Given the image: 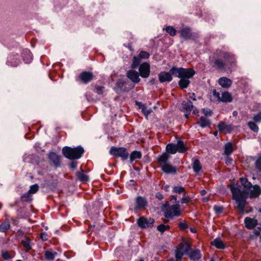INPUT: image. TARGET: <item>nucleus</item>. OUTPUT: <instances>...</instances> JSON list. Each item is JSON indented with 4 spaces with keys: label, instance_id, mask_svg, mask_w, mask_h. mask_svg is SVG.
Instances as JSON below:
<instances>
[{
    "label": "nucleus",
    "instance_id": "nucleus-1",
    "mask_svg": "<svg viewBox=\"0 0 261 261\" xmlns=\"http://www.w3.org/2000/svg\"><path fill=\"white\" fill-rule=\"evenodd\" d=\"M233 199L237 203V207L241 213L244 211L246 198H256L259 196L261 189L258 185L252 186L245 178H240V184L237 187L230 186Z\"/></svg>",
    "mask_w": 261,
    "mask_h": 261
},
{
    "label": "nucleus",
    "instance_id": "nucleus-2",
    "mask_svg": "<svg viewBox=\"0 0 261 261\" xmlns=\"http://www.w3.org/2000/svg\"><path fill=\"white\" fill-rule=\"evenodd\" d=\"M195 73L192 68H184L173 67L169 72H161L159 75V79L161 83L170 82L172 80V75L180 78L178 84L182 89L188 87L190 84L189 79Z\"/></svg>",
    "mask_w": 261,
    "mask_h": 261
},
{
    "label": "nucleus",
    "instance_id": "nucleus-3",
    "mask_svg": "<svg viewBox=\"0 0 261 261\" xmlns=\"http://www.w3.org/2000/svg\"><path fill=\"white\" fill-rule=\"evenodd\" d=\"M84 151V149L81 146L73 148L66 146L62 149V153L65 157L71 160L80 159Z\"/></svg>",
    "mask_w": 261,
    "mask_h": 261
},
{
    "label": "nucleus",
    "instance_id": "nucleus-4",
    "mask_svg": "<svg viewBox=\"0 0 261 261\" xmlns=\"http://www.w3.org/2000/svg\"><path fill=\"white\" fill-rule=\"evenodd\" d=\"M181 212L180 205L178 203L167 208L165 211V216L167 218H171L174 216H178L180 215Z\"/></svg>",
    "mask_w": 261,
    "mask_h": 261
},
{
    "label": "nucleus",
    "instance_id": "nucleus-5",
    "mask_svg": "<svg viewBox=\"0 0 261 261\" xmlns=\"http://www.w3.org/2000/svg\"><path fill=\"white\" fill-rule=\"evenodd\" d=\"M110 153L112 155L120 157L123 160H126L127 159L129 155L126 149L123 147L116 148L112 147L110 150Z\"/></svg>",
    "mask_w": 261,
    "mask_h": 261
},
{
    "label": "nucleus",
    "instance_id": "nucleus-6",
    "mask_svg": "<svg viewBox=\"0 0 261 261\" xmlns=\"http://www.w3.org/2000/svg\"><path fill=\"white\" fill-rule=\"evenodd\" d=\"M190 251V246L188 243H185L180 244L179 247L177 248L176 251V258L178 260L180 259L182 256L185 254H189Z\"/></svg>",
    "mask_w": 261,
    "mask_h": 261
},
{
    "label": "nucleus",
    "instance_id": "nucleus-7",
    "mask_svg": "<svg viewBox=\"0 0 261 261\" xmlns=\"http://www.w3.org/2000/svg\"><path fill=\"white\" fill-rule=\"evenodd\" d=\"M179 33L180 36L185 40L191 39L195 37V34L192 32L191 29L187 27L181 28Z\"/></svg>",
    "mask_w": 261,
    "mask_h": 261
},
{
    "label": "nucleus",
    "instance_id": "nucleus-8",
    "mask_svg": "<svg viewBox=\"0 0 261 261\" xmlns=\"http://www.w3.org/2000/svg\"><path fill=\"white\" fill-rule=\"evenodd\" d=\"M154 220L152 218L147 219L145 217H141L138 220V225L142 228L151 227L154 223Z\"/></svg>",
    "mask_w": 261,
    "mask_h": 261
},
{
    "label": "nucleus",
    "instance_id": "nucleus-9",
    "mask_svg": "<svg viewBox=\"0 0 261 261\" xmlns=\"http://www.w3.org/2000/svg\"><path fill=\"white\" fill-rule=\"evenodd\" d=\"M140 75L143 78L149 76L150 73V66L147 63H143L139 68Z\"/></svg>",
    "mask_w": 261,
    "mask_h": 261
},
{
    "label": "nucleus",
    "instance_id": "nucleus-10",
    "mask_svg": "<svg viewBox=\"0 0 261 261\" xmlns=\"http://www.w3.org/2000/svg\"><path fill=\"white\" fill-rule=\"evenodd\" d=\"M182 108L184 112H190L193 110V113L194 114H197L199 112L198 110L194 108V106L191 101L188 100L187 101H183L182 103Z\"/></svg>",
    "mask_w": 261,
    "mask_h": 261
},
{
    "label": "nucleus",
    "instance_id": "nucleus-11",
    "mask_svg": "<svg viewBox=\"0 0 261 261\" xmlns=\"http://www.w3.org/2000/svg\"><path fill=\"white\" fill-rule=\"evenodd\" d=\"M161 168L162 170L166 174H175L176 173V168L169 163L161 165Z\"/></svg>",
    "mask_w": 261,
    "mask_h": 261
},
{
    "label": "nucleus",
    "instance_id": "nucleus-12",
    "mask_svg": "<svg viewBox=\"0 0 261 261\" xmlns=\"http://www.w3.org/2000/svg\"><path fill=\"white\" fill-rule=\"evenodd\" d=\"M245 226L248 229H252L257 224V220L254 218L247 217L244 220Z\"/></svg>",
    "mask_w": 261,
    "mask_h": 261
},
{
    "label": "nucleus",
    "instance_id": "nucleus-13",
    "mask_svg": "<svg viewBox=\"0 0 261 261\" xmlns=\"http://www.w3.org/2000/svg\"><path fill=\"white\" fill-rule=\"evenodd\" d=\"M147 204L146 199L141 196H139L136 199V209H141L145 207Z\"/></svg>",
    "mask_w": 261,
    "mask_h": 261
},
{
    "label": "nucleus",
    "instance_id": "nucleus-14",
    "mask_svg": "<svg viewBox=\"0 0 261 261\" xmlns=\"http://www.w3.org/2000/svg\"><path fill=\"white\" fill-rule=\"evenodd\" d=\"M232 81L226 77H222L219 79L218 83L224 88H229L232 84Z\"/></svg>",
    "mask_w": 261,
    "mask_h": 261
},
{
    "label": "nucleus",
    "instance_id": "nucleus-15",
    "mask_svg": "<svg viewBox=\"0 0 261 261\" xmlns=\"http://www.w3.org/2000/svg\"><path fill=\"white\" fill-rule=\"evenodd\" d=\"M127 77L133 82L138 83L140 82L139 73L136 71L130 70L127 72Z\"/></svg>",
    "mask_w": 261,
    "mask_h": 261
},
{
    "label": "nucleus",
    "instance_id": "nucleus-16",
    "mask_svg": "<svg viewBox=\"0 0 261 261\" xmlns=\"http://www.w3.org/2000/svg\"><path fill=\"white\" fill-rule=\"evenodd\" d=\"M170 159L169 155L167 153H164L159 156L157 158L158 163L161 165L169 163Z\"/></svg>",
    "mask_w": 261,
    "mask_h": 261
},
{
    "label": "nucleus",
    "instance_id": "nucleus-17",
    "mask_svg": "<svg viewBox=\"0 0 261 261\" xmlns=\"http://www.w3.org/2000/svg\"><path fill=\"white\" fill-rule=\"evenodd\" d=\"M50 160L53 162L54 165L57 167L59 165L60 162V156L56 153L51 152L48 154Z\"/></svg>",
    "mask_w": 261,
    "mask_h": 261
},
{
    "label": "nucleus",
    "instance_id": "nucleus-18",
    "mask_svg": "<svg viewBox=\"0 0 261 261\" xmlns=\"http://www.w3.org/2000/svg\"><path fill=\"white\" fill-rule=\"evenodd\" d=\"M93 74L88 72H84L80 75V78L84 83H87L93 79Z\"/></svg>",
    "mask_w": 261,
    "mask_h": 261
},
{
    "label": "nucleus",
    "instance_id": "nucleus-19",
    "mask_svg": "<svg viewBox=\"0 0 261 261\" xmlns=\"http://www.w3.org/2000/svg\"><path fill=\"white\" fill-rule=\"evenodd\" d=\"M218 127L220 131H225L228 133H231L233 129V127L231 125H226L224 122L219 123Z\"/></svg>",
    "mask_w": 261,
    "mask_h": 261
},
{
    "label": "nucleus",
    "instance_id": "nucleus-20",
    "mask_svg": "<svg viewBox=\"0 0 261 261\" xmlns=\"http://www.w3.org/2000/svg\"><path fill=\"white\" fill-rule=\"evenodd\" d=\"M231 95L228 92H223L221 94L220 101L225 102H230L232 101Z\"/></svg>",
    "mask_w": 261,
    "mask_h": 261
},
{
    "label": "nucleus",
    "instance_id": "nucleus-21",
    "mask_svg": "<svg viewBox=\"0 0 261 261\" xmlns=\"http://www.w3.org/2000/svg\"><path fill=\"white\" fill-rule=\"evenodd\" d=\"M220 56L223 58L228 63H232L234 61L233 56L229 53L221 52Z\"/></svg>",
    "mask_w": 261,
    "mask_h": 261
},
{
    "label": "nucleus",
    "instance_id": "nucleus-22",
    "mask_svg": "<svg viewBox=\"0 0 261 261\" xmlns=\"http://www.w3.org/2000/svg\"><path fill=\"white\" fill-rule=\"evenodd\" d=\"M177 152L183 153L187 150V148L185 146L184 143L182 141H178L176 144Z\"/></svg>",
    "mask_w": 261,
    "mask_h": 261
},
{
    "label": "nucleus",
    "instance_id": "nucleus-23",
    "mask_svg": "<svg viewBox=\"0 0 261 261\" xmlns=\"http://www.w3.org/2000/svg\"><path fill=\"white\" fill-rule=\"evenodd\" d=\"M211 244L218 249H222L225 248V245L222 241L219 238L215 239L211 242Z\"/></svg>",
    "mask_w": 261,
    "mask_h": 261
},
{
    "label": "nucleus",
    "instance_id": "nucleus-24",
    "mask_svg": "<svg viewBox=\"0 0 261 261\" xmlns=\"http://www.w3.org/2000/svg\"><path fill=\"white\" fill-rule=\"evenodd\" d=\"M136 104L139 106L140 109L141 110L142 112L146 116H147L151 112L150 109H147L146 107L141 102H137Z\"/></svg>",
    "mask_w": 261,
    "mask_h": 261
},
{
    "label": "nucleus",
    "instance_id": "nucleus-25",
    "mask_svg": "<svg viewBox=\"0 0 261 261\" xmlns=\"http://www.w3.org/2000/svg\"><path fill=\"white\" fill-rule=\"evenodd\" d=\"M166 151L169 153L171 154H175L176 152H177V149H176V144H168L166 146Z\"/></svg>",
    "mask_w": 261,
    "mask_h": 261
},
{
    "label": "nucleus",
    "instance_id": "nucleus-26",
    "mask_svg": "<svg viewBox=\"0 0 261 261\" xmlns=\"http://www.w3.org/2000/svg\"><path fill=\"white\" fill-rule=\"evenodd\" d=\"M76 175L77 178L80 180L81 181H83L84 182H86L88 181L89 177L88 176L83 173H81L80 172H77L76 173Z\"/></svg>",
    "mask_w": 261,
    "mask_h": 261
},
{
    "label": "nucleus",
    "instance_id": "nucleus-27",
    "mask_svg": "<svg viewBox=\"0 0 261 261\" xmlns=\"http://www.w3.org/2000/svg\"><path fill=\"white\" fill-rule=\"evenodd\" d=\"M39 189V186L37 184L32 185L30 187V189L28 191V193L26 194L27 198H29L30 195L35 194L36 193Z\"/></svg>",
    "mask_w": 261,
    "mask_h": 261
},
{
    "label": "nucleus",
    "instance_id": "nucleus-28",
    "mask_svg": "<svg viewBox=\"0 0 261 261\" xmlns=\"http://www.w3.org/2000/svg\"><path fill=\"white\" fill-rule=\"evenodd\" d=\"M10 228V224L8 221H4L0 225V231L3 232H6Z\"/></svg>",
    "mask_w": 261,
    "mask_h": 261
},
{
    "label": "nucleus",
    "instance_id": "nucleus-29",
    "mask_svg": "<svg viewBox=\"0 0 261 261\" xmlns=\"http://www.w3.org/2000/svg\"><path fill=\"white\" fill-rule=\"evenodd\" d=\"M193 169L194 171L196 173H198L200 171L201 169V166L198 160L196 159L194 160L193 164Z\"/></svg>",
    "mask_w": 261,
    "mask_h": 261
},
{
    "label": "nucleus",
    "instance_id": "nucleus-30",
    "mask_svg": "<svg viewBox=\"0 0 261 261\" xmlns=\"http://www.w3.org/2000/svg\"><path fill=\"white\" fill-rule=\"evenodd\" d=\"M57 254V253L56 252L47 250L45 252V258L48 260H52L55 257Z\"/></svg>",
    "mask_w": 261,
    "mask_h": 261
},
{
    "label": "nucleus",
    "instance_id": "nucleus-31",
    "mask_svg": "<svg viewBox=\"0 0 261 261\" xmlns=\"http://www.w3.org/2000/svg\"><path fill=\"white\" fill-rule=\"evenodd\" d=\"M198 124L202 127H204L210 124V121L205 117L201 116L200 121L198 122Z\"/></svg>",
    "mask_w": 261,
    "mask_h": 261
},
{
    "label": "nucleus",
    "instance_id": "nucleus-32",
    "mask_svg": "<svg viewBox=\"0 0 261 261\" xmlns=\"http://www.w3.org/2000/svg\"><path fill=\"white\" fill-rule=\"evenodd\" d=\"M173 192L182 194L184 196H186V192L184 188L181 186H175L173 188Z\"/></svg>",
    "mask_w": 261,
    "mask_h": 261
},
{
    "label": "nucleus",
    "instance_id": "nucleus-33",
    "mask_svg": "<svg viewBox=\"0 0 261 261\" xmlns=\"http://www.w3.org/2000/svg\"><path fill=\"white\" fill-rule=\"evenodd\" d=\"M201 257L200 251L198 250H196L191 252L190 255V258L194 260H197L199 259Z\"/></svg>",
    "mask_w": 261,
    "mask_h": 261
},
{
    "label": "nucleus",
    "instance_id": "nucleus-34",
    "mask_svg": "<svg viewBox=\"0 0 261 261\" xmlns=\"http://www.w3.org/2000/svg\"><path fill=\"white\" fill-rule=\"evenodd\" d=\"M141 158V153L140 151H134L130 155V161L137 159H140Z\"/></svg>",
    "mask_w": 261,
    "mask_h": 261
},
{
    "label": "nucleus",
    "instance_id": "nucleus-35",
    "mask_svg": "<svg viewBox=\"0 0 261 261\" xmlns=\"http://www.w3.org/2000/svg\"><path fill=\"white\" fill-rule=\"evenodd\" d=\"M232 145L230 143H228L225 145L224 153L226 155L230 154L232 152Z\"/></svg>",
    "mask_w": 261,
    "mask_h": 261
},
{
    "label": "nucleus",
    "instance_id": "nucleus-36",
    "mask_svg": "<svg viewBox=\"0 0 261 261\" xmlns=\"http://www.w3.org/2000/svg\"><path fill=\"white\" fill-rule=\"evenodd\" d=\"M125 83L126 82L124 79H119L117 82V85L120 89V90L125 91L126 90V88L124 86Z\"/></svg>",
    "mask_w": 261,
    "mask_h": 261
},
{
    "label": "nucleus",
    "instance_id": "nucleus-37",
    "mask_svg": "<svg viewBox=\"0 0 261 261\" xmlns=\"http://www.w3.org/2000/svg\"><path fill=\"white\" fill-rule=\"evenodd\" d=\"M165 30L166 32L172 36H174L176 35V31L172 26L167 27Z\"/></svg>",
    "mask_w": 261,
    "mask_h": 261
},
{
    "label": "nucleus",
    "instance_id": "nucleus-38",
    "mask_svg": "<svg viewBox=\"0 0 261 261\" xmlns=\"http://www.w3.org/2000/svg\"><path fill=\"white\" fill-rule=\"evenodd\" d=\"M140 63V58L139 57H134L133 60L132 67L136 68Z\"/></svg>",
    "mask_w": 261,
    "mask_h": 261
},
{
    "label": "nucleus",
    "instance_id": "nucleus-39",
    "mask_svg": "<svg viewBox=\"0 0 261 261\" xmlns=\"http://www.w3.org/2000/svg\"><path fill=\"white\" fill-rule=\"evenodd\" d=\"M214 63L215 65L219 69H222L224 66V63L220 59H216Z\"/></svg>",
    "mask_w": 261,
    "mask_h": 261
},
{
    "label": "nucleus",
    "instance_id": "nucleus-40",
    "mask_svg": "<svg viewBox=\"0 0 261 261\" xmlns=\"http://www.w3.org/2000/svg\"><path fill=\"white\" fill-rule=\"evenodd\" d=\"M169 228V225H165L164 224H161L159 225L157 227V229L160 231L161 233H163L166 230Z\"/></svg>",
    "mask_w": 261,
    "mask_h": 261
},
{
    "label": "nucleus",
    "instance_id": "nucleus-41",
    "mask_svg": "<svg viewBox=\"0 0 261 261\" xmlns=\"http://www.w3.org/2000/svg\"><path fill=\"white\" fill-rule=\"evenodd\" d=\"M249 127L255 132H257L258 130V127L257 125L253 122H249L248 123Z\"/></svg>",
    "mask_w": 261,
    "mask_h": 261
},
{
    "label": "nucleus",
    "instance_id": "nucleus-42",
    "mask_svg": "<svg viewBox=\"0 0 261 261\" xmlns=\"http://www.w3.org/2000/svg\"><path fill=\"white\" fill-rule=\"evenodd\" d=\"M22 244L26 249L28 250L31 249L30 240L29 238H26L25 240H22Z\"/></svg>",
    "mask_w": 261,
    "mask_h": 261
},
{
    "label": "nucleus",
    "instance_id": "nucleus-43",
    "mask_svg": "<svg viewBox=\"0 0 261 261\" xmlns=\"http://www.w3.org/2000/svg\"><path fill=\"white\" fill-rule=\"evenodd\" d=\"M139 57L140 59H147L149 57V54L144 51H142L140 53Z\"/></svg>",
    "mask_w": 261,
    "mask_h": 261
},
{
    "label": "nucleus",
    "instance_id": "nucleus-44",
    "mask_svg": "<svg viewBox=\"0 0 261 261\" xmlns=\"http://www.w3.org/2000/svg\"><path fill=\"white\" fill-rule=\"evenodd\" d=\"M255 165V167L259 171H261V154L259 155L258 158L256 160Z\"/></svg>",
    "mask_w": 261,
    "mask_h": 261
},
{
    "label": "nucleus",
    "instance_id": "nucleus-45",
    "mask_svg": "<svg viewBox=\"0 0 261 261\" xmlns=\"http://www.w3.org/2000/svg\"><path fill=\"white\" fill-rule=\"evenodd\" d=\"M214 209L217 214H220L222 212L223 210V207L222 206L219 205H215L214 207Z\"/></svg>",
    "mask_w": 261,
    "mask_h": 261
},
{
    "label": "nucleus",
    "instance_id": "nucleus-46",
    "mask_svg": "<svg viewBox=\"0 0 261 261\" xmlns=\"http://www.w3.org/2000/svg\"><path fill=\"white\" fill-rule=\"evenodd\" d=\"M2 257L5 259H9L12 257V255L8 252L6 251L2 252Z\"/></svg>",
    "mask_w": 261,
    "mask_h": 261
},
{
    "label": "nucleus",
    "instance_id": "nucleus-47",
    "mask_svg": "<svg viewBox=\"0 0 261 261\" xmlns=\"http://www.w3.org/2000/svg\"><path fill=\"white\" fill-rule=\"evenodd\" d=\"M103 89L104 87L102 86H97L95 87L96 92L98 94H102L103 93Z\"/></svg>",
    "mask_w": 261,
    "mask_h": 261
},
{
    "label": "nucleus",
    "instance_id": "nucleus-48",
    "mask_svg": "<svg viewBox=\"0 0 261 261\" xmlns=\"http://www.w3.org/2000/svg\"><path fill=\"white\" fill-rule=\"evenodd\" d=\"M185 197L182 198L181 199V203H188L189 202L190 196L189 195H186L184 196Z\"/></svg>",
    "mask_w": 261,
    "mask_h": 261
},
{
    "label": "nucleus",
    "instance_id": "nucleus-49",
    "mask_svg": "<svg viewBox=\"0 0 261 261\" xmlns=\"http://www.w3.org/2000/svg\"><path fill=\"white\" fill-rule=\"evenodd\" d=\"M253 119L255 121L259 122L261 121V112L254 116Z\"/></svg>",
    "mask_w": 261,
    "mask_h": 261
},
{
    "label": "nucleus",
    "instance_id": "nucleus-50",
    "mask_svg": "<svg viewBox=\"0 0 261 261\" xmlns=\"http://www.w3.org/2000/svg\"><path fill=\"white\" fill-rule=\"evenodd\" d=\"M25 53L27 54H28V58L27 59H25L24 57V60L26 61V62H29L31 60H32V55L30 54V51L29 50H25Z\"/></svg>",
    "mask_w": 261,
    "mask_h": 261
},
{
    "label": "nucleus",
    "instance_id": "nucleus-51",
    "mask_svg": "<svg viewBox=\"0 0 261 261\" xmlns=\"http://www.w3.org/2000/svg\"><path fill=\"white\" fill-rule=\"evenodd\" d=\"M203 112L205 116H210L212 115V111L208 109H204Z\"/></svg>",
    "mask_w": 261,
    "mask_h": 261
},
{
    "label": "nucleus",
    "instance_id": "nucleus-52",
    "mask_svg": "<svg viewBox=\"0 0 261 261\" xmlns=\"http://www.w3.org/2000/svg\"><path fill=\"white\" fill-rule=\"evenodd\" d=\"M179 226L180 228L182 230H184V229H186L187 228H188V225L185 222H180L179 224Z\"/></svg>",
    "mask_w": 261,
    "mask_h": 261
},
{
    "label": "nucleus",
    "instance_id": "nucleus-53",
    "mask_svg": "<svg viewBox=\"0 0 261 261\" xmlns=\"http://www.w3.org/2000/svg\"><path fill=\"white\" fill-rule=\"evenodd\" d=\"M213 94L214 96L217 97L218 99L220 100L221 94L219 92H217L216 90H214L213 91Z\"/></svg>",
    "mask_w": 261,
    "mask_h": 261
},
{
    "label": "nucleus",
    "instance_id": "nucleus-54",
    "mask_svg": "<svg viewBox=\"0 0 261 261\" xmlns=\"http://www.w3.org/2000/svg\"><path fill=\"white\" fill-rule=\"evenodd\" d=\"M71 168L72 169H75L76 168L77 166V163L76 162H72L70 165Z\"/></svg>",
    "mask_w": 261,
    "mask_h": 261
},
{
    "label": "nucleus",
    "instance_id": "nucleus-55",
    "mask_svg": "<svg viewBox=\"0 0 261 261\" xmlns=\"http://www.w3.org/2000/svg\"><path fill=\"white\" fill-rule=\"evenodd\" d=\"M41 238L43 240H46L47 239L46 237V234L45 233H41Z\"/></svg>",
    "mask_w": 261,
    "mask_h": 261
},
{
    "label": "nucleus",
    "instance_id": "nucleus-56",
    "mask_svg": "<svg viewBox=\"0 0 261 261\" xmlns=\"http://www.w3.org/2000/svg\"><path fill=\"white\" fill-rule=\"evenodd\" d=\"M156 197L160 200L163 199V196L160 193H157L156 194Z\"/></svg>",
    "mask_w": 261,
    "mask_h": 261
},
{
    "label": "nucleus",
    "instance_id": "nucleus-57",
    "mask_svg": "<svg viewBox=\"0 0 261 261\" xmlns=\"http://www.w3.org/2000/svg\"><path fill=\"white\" fill-rule=\"evenodd\" d=\"M190 98L191 99H193V100H196V99H195V94H194V93H192V94L190 96Z\"/></svg>",
    "mask_w": 261,
    "mask_h": 261
},
{
    "label": "nucleus",
    "instance_id": "nucleus-58",
    "mask_svg": "<svg viewBox=\"0 0 261 261\" xmlns=\"http://www.w3.org/2000/svg\"><path fill=\"white\" fill-rule=\"evenodd\" d=\"M206 193V191H205V190H203L201 191V194L202 195H205Z\"/></svg>",
    "mask_w": 261,
    "mask_h": 261
},
{
    "label": "nucleus",
    "instance_id": "nucleus-59",
    "mask_svg": "<svg viewBox=\"0 0 261 261\" xmlns=\"http://www.w3.org/2000/svg\"><path fill=\"white\" fill-rule=\"evenodd\" d=\"M172 199H174V200H175L176 201V199H177V196H175V195H173V196H172V199H171V200H172Z\"/></svg>",
    "mask_w": 261,
    "mask_h": 261
},
{
    "label": "nucleus",
    "instance_id": "nucleus-60",
    "mask_svg": "<svg viewBox=\"0 0 261 261\" xmlns=\"http://www.w3.org/2000/svg\"><path fill=\"white\" fill-rule=\"evenodd\" d=\"M190 230L192 232H194V233L196 232V229L193 228H191Z\"/></svg>",
    "mask_w": 261,
    "mask_h": 261
},
{
    "label": "nucleus",
    "instance_id": "nucleus-61",
    "mask_svg": "<svg viewBox=\"0 0 261 261\" xmlns=\"http://www.w3.org/2000/svg\"><path fill=\"white\" fill-rule=\"evenodd\" d=\"M208 200V198H204L203 199V201H204V202L207 201Z\"/></svg>",
    "mask_w": 261,
    "mask_h": 261
},
{
    "label": "nucleus",
    "instance_id": "nucleus-62",
    "mask_svg": "<svg viewBox=\"0 0 261 261\" xmlns=\"http://www.w3.org/2000/svg\"><path fill=\"white\" fill-rule=\"evenodd\" d=\"M255 235H258L259 234V232L256 231V230H255Z\"/></svg>",
    "mask_w": 261,
    "mask_h": 261
},
{
    "label": "nucleus",
    "instance_id": "nucleus-63",
    "mask_svg": "<svg viewBox=\"0 0 261 261\" xmlns=\"http://www.w3.org/2000/svg\"><path fill=\"white\" fill-rule=\"evenodd\" d=\"M185 117H186L187 118H188V117H189V114H185Z\"/></svg>",
    "mask_w": 261,
    "mask_h": 261
},
{
    "label": "nucleus",
    "instance_id": "nucleus-64",
    "mask_svg": "<svg viewBox=\"0 0 261 261\" xmlns=\"http://www.w3.org/2000/svg\"><path fill=\"white\" fill-rule=\"evenodd\" d=\"M214 134L215 136H216L217 135V134H218V132L216 131V132H214Z\"/></svg>",
    "mask_w": 261,
    "mask_h": 261
}]
</instances>
